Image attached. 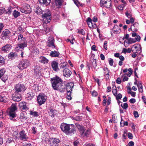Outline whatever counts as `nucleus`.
I'll return each mask as SVG.
<instances>
[{
	"instance_id": "f257e3e1",
	"label": "nucleus",
	"mask_w": 146,
	"mask_h": 146,
	"mask_svg": "<svg viewBox=\"0 0 146 146\" xmlns=\"http://www.w3.org/2000/svg\"><path fill=\"white\" fill-rule=\"evenodd\" d=\"M50 81L53 89L55 90L59 91L61 92H63L65 88L63 85V81L59 77L56 76L51 78Z\"/></svg>"
},
{
	"instance_id": "f03ea898",
	"label": "nucleus",
	"mask_w": 146,
	"mask_h": 146,
	"mask_svg": "<svg viewBox=\"0 0 146 146\" xmlns=\"http://www.w3.org/2000/svg\"><path fill=\"white\" fill-rule=\"evenodd\" d=\"M62 131L67 135L73 133L75 131V128L70 125L64 123H62L60 126Z\"/></svg>"
},
{
	"instance_id": "7ed1b4c3",
	"label": "nucleus",
	"mask_w": 146,
	"mask_h": 146,
	"mask_svg": "<svg viewBox=\"0 0 146 146\" xmlns=\"http://www.w3.org/2000/svg\"><path fill=\"white\" fill-rule=\"evenodd\" d=\"M42 14L44 23L47 24L50 22L51 15L50 10L48 9L42 11Z\"/></svg>"
},
{
	"instance_id": "20e7f679",
	"label": "nucleus",
	"mask_w": 146,
	"mask_h": 146,
	"mask_svg": "<svg viewBox=\"0 0 146 146\" xmlns=\"http://www.w3.org/2000/svg\"><path fill=\"white\" fill-rule=\"evenodd\" d=\"M26 89L23 84L19 83L15 86L13 90L15 93L19 94L23 93Z\"/></svg>"
},
{
	"instance_id": "39448f33",
	"label": "nucleus",
	"mask_w": 146,
	"mask_h": 146,
	"mask_svg": "<svg viewBox=\"0 0 146 146\" xmlns=\"http://www.w3.org/2000/svg\"><path fill=\"white\" fill-rule=\"evenodd\" d=\"M18 8H19L18 10H20L22 13L27 14L30 13L31 11L30 5L26 4H24L22 7Z\"/></svg>"
},
{
	"instance_id": "423d86ee",
	"label": "nucleus",
	"mask_w": 146,
	"mask_h": 146,
	"mask_svg": "<svg viewBox=\"0 0 146 146\" xmlns=\"http://www.w3.org/2000/svg\"><path fill=\"white\" fill-rule=\"evenodd\" d=\"M30 64L29 61L27 60H23L20 62L18 66V68L20 70H22L27 68Z\"/></svg>"
},
{
	"instance_id": "0eeeda50",
	"label": "nucleus",
	"mask_w": 146,
	"mask_h": 146,
	"mask_svg": "<svg viewBox=\"0 0 146 146\" xmlns=\"http://www.w3.org/2000/svg\"><path fill=\"white\" fill-rule=\"evenodd\" d=\"M54 42V40L53 37H49L48 39L47 46L52 50L55 49L58 50V49L57 48Z\"/></svg>"
},
{
	"instance_id": "6e6552de",
	"label": "nucleus",
	"mask_w": 146,
	"mask_h": 146,
	"mask_svg": "<svg viewBox=\"0 0 146 146\" xmlns=\"http://www.w3.org/2000/svg\"><path fill=\"white\" fill-rule=\"evenodd\" d=\"M17 110V108L15 104H12L11 106L9 112L10 119L12 120L13 118L16 117V115L15 111Z\"/></svg>"
},
{
	"instance_id": "1a4fd4ad",
	"label": "nucleus",
	"mask_w": 146,
	"mask_h": 146,
	"mask_svg": "<svg viewBox=\"0 0 146 146\" xmlns=\"http://www.w3.org/2000/svg\"><path fill=\"white\" fill-rule=\"evenodd\" d=\"M48 142L50 146H59L60 141L57 138H52L49 139Z\"/></svg>"
},
{
	"instance_id": "9d476101",
	"label": "nucleus",
	"mask_w": 146,
	"mask_h": 146,
	"mask_svg": "<svg viewBox=\"0 0 146 146\" xmlns=\"http://www.w3.org/2000/svg\"><path fill=\"white\" fill-rule=\"evenodd\" d=\"M46 99V97L43 95H39L37 98L38 103L40 105L43 104Z\"/></svg>"
},
{
	"instance_id": "9b49d317",
	"label": "nucleus",
	"mask_w": 146,
	"mask_h": 146,
	"mask_svg": "<svg viewBox=\"0 0 146 146\" xmlns=\"http://www.w3.org/2000/svg\"><path fill=\"white\" fill-rule=\"evenodd\" d=\"M19 138L20 140L23 141H27L29 137L27 135L24 131H21L19 133Z\"/></svg>"
},
{
	"instance_id": "f8f14e48",
	"label": "nucleus",
	"mask_w": 146,
	"mask_h": 146,
	"mask_svg": "<svg viewBox=\"0 0 146 146\" xmlns=\"http://www.w3.org/2000/svg\"><path fill=\"white\" fill-rule=\"evenodd\" d=\"M141 47L139 44H135L133 45L131 47V51L133 53H137L141 51Z\"/></svg>"
},
{
	"instance_id": "ddd939ff",
	"label": "nucleus",
	"mask_w": 146,
	"mask_h": 146,
	"mask_svg": "<svg viewBox=\"0 0 146 146\" xmlns=\"http://www.w3.org/2000/svg\"><path fill=\"white\" fill-rule=\"evenodd\" d=\"M21 94H19L14 93L12 95V100L16 102H19L21 100Z\"/></svg>"
},
{
	"instance_id": "4468645a",
	"label": "nucleus",
	"mask_w": 146,
	"mask_h": 146,
	"mask_svg": "<svg viewBox=\"0 0 146 146\" xmlns=\"http://www.w3.org/2000/svg\"><path fill=\"white\" fill-rule=\"evenodd\" d=\"M19 107L21 110L27 111L29 110V108L27 104L25 102H20L19 104Z\"/></svg>"
},
{
	"instance_id": "2eb2a0df",
	"label": "nucleus",
	"mask_w": 146,
	"mask_h": 146,
	"mask_svg": "<svg viewBox=\"0 0 146 146\" xmlns=\"http://www.w3.org/2000/svg\"><path fill=\"white\" fill-rule=\"evenodd\" d=\"M72 72L68 68H65L63 70V76L66 77H69L71 75Z\"/></svg>"
},
{
	"instance_id": "dca6fc26",
	"label": "nucleus",
	"mask_w": 146,
	"mask_h": 146,
	"mask_svg": "<svg viewBox=\"0 0 146 146\" xmlns=\"http://www.w3.org/2000/svg\"><path fill=\"white\" fill-rule=\"evenodd\" d=\"M3 93H2L0 96V102H6L7 101V94L6 92H5Z\"/></svg>"
},
{
	"instance_id": "f3484780",
	"label": "nucleus",
	"mask_w": 146,
	"mask_h": 146,
	"mask_svg": "<svg viewBox=\"0 0 146 146\" xmlns=\"http://www.w3.org/2000/svg\"><path fill=\"white\" fill-rule=\"evenodd\" d=\"M58 65V63L56 61H53L51 63V66L53 70L56 72L59 70Z\"/></svg>"
},
{
	"instance_id": "a211bd4d",
	"label": "nucleus",
	"mask_w": 146,
	"mask_h": 146,
	"mask_svg": "<svg viewBox=\"0 0 146 146\" xmlns=\"http://www.w3.org/2000/svg\"><path fill=\"white\" fill-rule=\"evenodd\" d=\"M41 68L39 67L35 66L33 69L34 75L36 77H38L41 74Z\"/></svg>"
},
{
	"instance_id": "6ab92c4d",
	"label": "nucleus",
	"mask_w": 146,
	"mask_h": 146,
	"mask_svg": "<svg viewBox=\"0 0 146 146\" xmlns=\"http://www.w3.org/2000/svg\"><path fill=\"white\" fill-rule=\"evenodd\" d=\"M104 71V76L106 80H108L110 76V71L107 68H103Z\"/></svg>"
},
{
	"instance_id": "aec40b11",
	"label": "nucleus",
	"mask_w": 146,
	"mask_h": 146,
	"mask_svg": "<svg viewBox=\"0 0 146 146\" xmlns=\"http://www.w3.org/2000/svg\"><path fill=\"white\" fill-rule=\"evenodd\" d=\"M9 33L10 32L9 30L7 29L5 30L2 33L1 38L4 39L7 38H8L9 36Z\"/></svg>"
},
{
	"instance_id": "412c9836",
	"label": "nucleus",
	"mask_w": 146,
	"mask_h": 146,
	"mask_svg": "<svg viewBox=\"0 0 146 146\" xmlns=\"http://www.w3.org/2000/svg\"><path fill=\"white\" fill-rule=\"evenodd\" d=\"M86 22L88 23L89 27L90 28L92 27L95 28L96 27V24H92V20L90 17L88 18Z\"/></svg>"
},
{
	"instance_id": "4be33fe9",
	"label": "nucleus",
	"mask_w": 146,
	"mask_h": 146,
	"mask_svg": "<svg viewBox=\"0 0 146 146\" xmlns=\"http://www.w3.org/2000/svg\"><path fill=\"white\" fill-rule=\"evenodd\" d=\"M11 45L10 44H6L5 46L2 48L1 50L5 52L9 51L11 48Z\"/></svg>"
},
{
	"instance_id": "5701e85b",
	"label": "nucleus",
	"mask_w": 146,
	"mask_h": 146,
	"mask_svg": "<svg viewBox=\"0 0 146 146\" xmlns=\"http://www.w3.org/2000/svg\"><path fill=\"white\" fill-rule=\"evenodd\" d=\"M74 84L72 83H68L66 85L67 92H72Z\"/></svg>"
},
{
	"instance_id": "b1692460",
	"label": "nucleus",
	"mask_w": 146,
	"mask_h": 146,
	"mask_svg": "<svg viewBox=\"0 0 146 146\" xmlns=\"http://www.w3.org/2000/svg\"><path fill=\"white\" fill-rule=\"evenodd\" d=\"M6 143L7 144H10L11 146H15V142L13 140V139L11 137H9L7 139Z\"/></svg>"
},
{
	"instance_id": "393cba45",
	"label": "nucleus",
	"mask_w": 146,
	"mask_h": 146,
	"mask_svg": "<svg viewBox=\"0 0 146 146\" xmlns=\"http://www.w3.org/2000/svg\"><path fill=\"white\" fill-rule=\"evenodd\" d=\"M38 1L41 5H45L46 6L49 5L51 2V0H39Z\"/></svg>"
},
{
	"instance_id": "a878e982",
	"label": "nucleus",
	"mask_w": 146,
	"mask_h": 146,
	"mask_svg": "<svg viewBox=\"0 0 146 146\" xmlns=\"http://www.w3.org/2000/svg\"><path fill=\"white\" fill-rule=\"evenodd\" d=\"M113 32V33L118 34L121 31H120V28L118 27L117 25H115L112 29Z\"/></svg>"
},
{
	"instance_id": "bb28decb",
	"label": "nucleus",
	"mask_w": 146,
	"mask_h": 146,
	"mask_svg": "<svg viewBox=\"0 0 146 146\" xmlns=\"http://www.w3.org/2000/svg\"><path fill=\"white\" fill-rule=\"evenodd\" d=\"M39 61L41 63L45 64L48 62V60L45 57L41 56L39 58Z\"/></svg>"
},
{
	"instance_id": "cd10ccee",
	"label": "nucleus",
	"mask_w": 146,
	"mask_h": 146,
	"mask_svg": "<svg viewBox=\"0 0 146 146\" xmlns=\"http://www.w3.org/2000/svg\"><path fill=\"white\" fill-rule=\"evenodd\" d=\"M60 53L57 51H51L50 53V56L54 57H57L59 56Z\"/></svg>"
},
{
	"instance_id": "c85d7f7f",
	"label": "nucleus",
	"mask_w": 146,
	"mask_h": 146,
	"mask_svg": "<svg viewBox=\"0 0 146 146\" xmlns=\"http://www.w3.org/2000/svg\"><path fill=\"white\" fill-rule=\"evenodd\" d=\"M138 25V24L137 23H135L133 25L131 26V27L133 32H136L137 31V27Z\"/></svg>"
},
{
	"instance_id": "c756f323",
	"label": "nucleus",
	"mask_w": 146,
	"mask_h": 146,
	"mask_svg": "<svg viewBox=\"0 0 146 146\" xmlns=\"http://www.w3.org/2000/svg\"><path fill=\"white\" fill-rule=\"evenodd\" d=\"M23 42V43H21L18 44V47H19V49H23L25 47L27 46V41H25Z\"/></svg>"
},
{
	"instance_id": "7c9ffc66",
	"label": "nucleus",
	"mask_w": 146,
	"mask_h": 146,
	"mask_svg": "<svg viewBox=\"0 0 146 146\" xmlns=\"http://www.w3.org/2000/svg\"><path fill=\"white\" fill-rule=\"evenodd\" d=\"M17 56V55L16 53L11 52L8 55V57L9 59H13Z\"/></svg>"
},
{
	"instance_id": "2f4dec72",
	"label": "nucleus",
	"mask_w": 146,
	"mask_h": 146,
	"mask_svg": "<svg viewBox=\"0 0 146 146\" xmlns=\"http://www.w3.org/2000/svg\"><path fill=\"white\" fill-rule=\"evenodd\" d=\"M18 39L19 40L20 42H24L25 41H27L26 40V38L25 37H23V35L21 34H19L18 36Z\"/></svg>"
},
{
	"instance_id": "473e14b6",
	"label": "nucleus",
	"mask_w": 146,
	"mask_h": 146,
	"mask_svg": "<svg viewBox=\"0 0 146 146\" xmlns=\"http://www.w3.org/2000/svg\"><path fill=\"white\" fill-rule=\"evenodd\" d=\"M90 63L92 65V67L94 68H95L97 66L96 60L94 59H92L91 60V62Z\"/></svg>"
},
{
	"instance_id": "72a5a7b5",
	"label": "nucleus",
	"mask_w": 146,
	"mask_h": 146,
	"mask_svg": "<svg viewBox=\"0 0 146 146\" xmlns=\"http://www.w3.org/2000/svg\"><path fill=\"white\" fill-rule=\"evenodd\" d=\"M55 2L56 6L58 7H60L62 5L63 0H55Z\"/></svg>"
},
{
	"instance_id": "f704fd0d",
	"label": "nucleus",
	"mask_w": 146,
	"mask_h": 146,
	"mask_svg": "<svg viewBox=\"0 0 146 146\" xmlns=\"http://www.w3.org/2000/svg\"><path fill=\"white\" fill-rule=\"evenodd\" d=\"M20 119L22 121H24L27 119V117L23 113H21L20 114Z\"/></svg>"
},
{
	"instance_id": "c9c22d12",
	"label": "nucleus",
	"mask_w": 146,
	"mask_h": 146,
	"mask_svg": "<svg viewBox=\"0 0 146 146\" xmlns=\"http://www.w3.org/2000/svg\"><path fill=\"white\" fill-rule=\"evenodd\" d=\"M20 12L18 11L14 10L13 11L12 15L15 18H16L20 16Z\"/></svg>"
},
{
	"instance_id": "e433bc0d",
	"label": "nucleus",
	"mask_w": 146,
	"mask_h": 146,
	"mask_svg": "<svg viewBox=\"0 0 146 146\" xmlns=\"http://www.w3.org/2000/svg\"><path fill=\"white\" fill-rule=\"evenodd\" d=\"M56 111L55 110H53V109H51L50 111L49 112V113L50 115L52 117H53L55 115V112Z\"/></svg>"
},
{
	"instance_id": "4c0bfd02",
	"label": "nucleus",
	"mask_w": 146,
	"mask_h": 146,
	"mask_svg": "<svg viewBox=\"0 0 146 146\" xmlns=\"http://www.w3.org/2000/svg\"><path fill=\"white\" fill-rule=\"evenodd\" d=\"M111 6V0H108L107 2L104 6L107 8H110Z\"/></svg>"
},
{
	"instance_id": "58836bf2",
	"label": "nucleus",
	"mask_w": 146,
	"mask_h": 146,
	"mask_svg": "<svg viewBox=\"0 0 146 146\" xmlns=\"http://www.w3.org/2000/svg\"><path fill=\"white\" fill-rule=\"evenodd\" d=\"M67 65V63L66 62H62L60 64V68L64 69L65 68H66V66Z\"/></svg>"
},
{
	"instance_id": "ea45409f",
	"label": "nucleus",
	"mask_w": 146,
	"mask_h": 146,
	"mask_svg": "<svg viewBox=\"0 0 146 146\" xmlns=\"http://www.w3.org/2000/svg\"><path fill=\"white\" fill-rule=\"evenodd\" d=\"M112 92L113 95L115 96L117 94V89L116 86H113L112 87Z\"/></svg>"
},
{
	"instance_id": "a19ab883",
	"label": "nucleus",
	"mask_w": 146,
	"mask_h": 146,
	"mask_svg": "<svg viewBox=\"0 0 146 146\" xmlns=\"http://www.w3.org/2000/svg\"><path fill=\"white\" fill-rule=\"evenodd\" d=\"M30 114L34 117H38L39 116L38 113L36 111H30Z\"/></svg>"
},
{
	"instance_id": "79ce46f5",
	"label": "nucleus",
	"mask_w": 146,
	"mask_h": 146,
	"mask_svg": "<svg viewBox=\"0 0 146 146\" xmlns=\"http://www.w3.org/2000/svg\"><path fill=\"white\" fill-rule=\"evenodd\" d=\"M5 72V70L4 68H3L0 70V79L3 76Z\"/></svg>"
},
{
	"instance_id": "37998d69",
	"label": "nucleus",
	"mask_w": 146,
	"mask_h": 146,
	"mask_svg": "<svg viewBox=\"0 0 146 146\" xmlns=\"http://www.w3.org/2000/svg\"><path fill=\"white\" fill-rule=\"evenodd\" d=\"M127 40L128 43L129 44H131L136 42L135 38H129Z\"/></svg>"
},
{
	"instance_id": "c03bdc74",
	"label": "nucleus",
	"mask_w": 146,
	"mask_h": 146,
	"mask_svg": "<svg viewBox=\"0 0 146 146\" xmlns=\"http://www.w3.org/2000/svg\"><path fill=\"white\" fill-rule=\"evenodd\" d=\"M74 1V3L78 7L79 6H82V3H80L78 1V0H72Z\"/></svg>"
},
{
	"instance_id": "a18cd8bd",
	"label": "nucleus",
	"mask_w": 146,
	"mask_h": 146,
	"mask_svg": "<svg viewBox=\"0 0 146 146\" xmlns=\"http://www.w3.org/2000/svg\"><path fill=\"white\" fill-rule=\"evenodd\" d=\"M121 106L123 109L126 110L128 108V105L126 103H125L123 104L122 103H121Z\"/></svg>"
},
{
	"instance_id": "49530a36",
	"label": "nucleus",
	"mask_w": 146,
	"mask_h": 146,
	"mask_svg": "<svg viewBox=\"0 0 146 146\" xmlns=\"http://www.w3.org/2000/svg\"><path fill=\"white\" fill-rule=\"evenodd\" d=\"M67 98L69 100H71L72 99V97L71 96V94L72 92H67Z\"/></svg>"
},
{
	"instance_id": "de8ad7c7",
	"label": "nucleus",
	"mask_w": 146,
	"mask_h": 146,
	"mask_svg": "<svg viewBox=\"0 0 146 146\" xmlns=\"http://www.w3.org/2000/svg\"><path fill=\"white\" fill-rule=\"evenodd\" d=\"M125 14L126 16L129 19L132 16V15L130 14V12L128 11H126Z\"/></svg>"
},
{
	"instance_id": "09e8293b",
	"label": "nucleus",
	"mask_w": 146,
	"mask_h": 146,
	"mask_svg": "<svg viewBox=\"0 0 146 146\" xmlns=\"http://www.w3.org/2000/svg\"><path fill=\"white\" fill-rule=\"evenodd\" d=\"M2 77V80L3 81V82H5L7 79L8 76H7L5 75H3Z\"/></svg>"
},
{
	"instance_id": "8fccbe9b",
	"label": "nucleus",
	"mask_w": 146,
	"mask_h": 146,
	"mask_svg": "<svg viewBox=\"0 0 146 146\" xmlns=\"http://www.w3.org/2000/svg\"><path fill=\"white\" fill-rule=\"evenodd\" d=\"M116 97V100L121 99L122 98V95L121 94L119 93L117 95L115 96Z\"/></svg>"
},
{
	"instance_id": "3c124183",
	"label": "nucleus",
	"mask_w": 146,
	"mask_h": 146,
	"mask_svg": "<svg viewBox=\"0 0 146 146\" xmlns=\"http://www.w3.org/2000/svg\"><path fill=\"white\" fill-rule=\"evenodd\" d=\"M5 115V113H3L2 110H0V117L2 118H3Z\"/></svg>"
},
{
	"instance_id": "603ef678",
	"label": "nucleus",
	"mask_w": 146,
	"mask_h": 146,
	"mask_svg": "<svg viewBox=\"0 0 146 146\" xmlns=\"http://www.w3.org/2000/svg\"><path fill=\"white\" fill-rule=\"evenodd\" d=\"M127 74H124V76L123 77V81H127L128 80V78L127 77L128 76H127Z\"/></svg>"
},
{
	"instance_id": "864d4df0",
	"label": "nucleus",
	"mask_w": 146,
	"mask_h": 146,
	"mask_svg": "<svg viewBox=\"0 0 146 146\" xmlns=\"http://www.w3.org/2000/svg\"><path fill=\"white\" fill-rule=\"evenodd\" d=\"M74 119L77 121H80L82 120V117L80 116H76L74 118Z\"/></svg>"
},
{
	"instance_id": "5fc2aeb1",
	"label": "nucleus",
	"mask_w": 146,
	"mask_h": 146,
	"mask_svg": "<svg viewBox=\"0 0 146 146\" xmlns=\"http://www.w3.org/2000/svg\"><path fill=\"white\" fill-rule=\"evenodd\" d=\"M129 71V74H127V76L129 77H130V75L132 74L133 70L132 69L130 68L128 70Z\"/></svg>"
},
{
	"instance_id": "6e6d98bb",
	"label": "nucleus",
	"mask_w": 146,
	"mask_h": 146,
	"mask_svg": "<svg viewBox=\"0 0 146 146\" xmlns=\"http://www.w3.org/2000/svg\"><path fill=\"white\" fill-rule=\"evenodd\" d=\"M90 130L89 129H88L84 133V135L86 137H88L90 134Z\"/></svg>"
},
{
	"instance_id": "4d7b16f0",
	"label": "nucleus",
	"mask_w": 146,
	"mask_h": 146,
	"mask_svg": "<svg viewBox=\"0 0 146 146\" xmlns=\"http://www.w3.org/2000/svg\"><path fill=\"white\" fill-rule=\"evenodd\" d=\"M78 33L80 34H82V35H84L85 33V31L82 29L78 30Z\"/></svg>"
},
{
	"instance_id": "13d9d810",
	"label": "nucleus",
	"mask_w": 146,
	"mask_h": 146,
	"mask_svg": "<svg viewBox=\"0 0 146 146\" xmlns=\"http://www.w3.org/2000/svg\"><path fill=\"white\" fill-rule=\"evenodd\" d=\"M76 126L79 129H80V130L82 131V132L83 133L84 132V130L83 129L82 127L79 124H77L76 125Z\"/></svg>"
},
{
	"instance_id": "bf43d9fd",
	"label": "nucleus",
	"mask_w": 146,
	"mask_h": 146,
	"mask_svg": "<svg viewBox=\"0 0 146 146\" xmlns=\"http://www.w3.org/2000/svg\"><path fill=\"white\" fill-rule=\"evenodd\" d=\"M28 96L29 97H33L34 95V94L32 92H29L27 93Z\"/></svg>"
},
{
	"instance_id": "052dcab7",
	"label": "nucleus",
	"mask_w": 146,
	"mask_h": 146,
	"mask_svg": "<svg viewBox=\"0 0 146 146\" xmlns=\"http://www.w3.org/2000/svg\"><path fill=\"white\" fill-rule=\"evenodd\" d=\"M108 61H109V64L111 66H112L113 65V59H111V58H110L109 59Z\"/></svg>"
},
{
	"instance_id": "680f3d73",
	"label": "nucleus",
	"mask_w": 146,
	"mask_h": 146,
	"mask_svg": "<svg viewBox=\"0 0 146 146\" xmlns=\"http://www.w3.org/2000/svg\"><path fill=\"white\" fill-rule=\"evenodd\" d=\"M5 11V8L3 7H0V15H2Z\"/></svg>"
},
{
	"instance_id": "e2e57ef3",
	"label": "nucleus",
	"mask_w": 146,
	"mask_h": 146,
	"mask_svg": "<svg viewBox=\"0 0 146 146\" xmlns=\"http://www.w3.org/2000/svg\"><path fill=\"white\" fill-rule=\"evenodd\" d=\"M133 114L135 118L138 117L139 116L138 112L137 111H133Z\"/></svg>"
},
{
	"instance_id": "0e129e2a",
	"label": "nucleus",
	"mask_w": 146,
	"mask_h": 146,
	"mask_svg": "<svg viewBox=\"0 0 146 146\" xmlns=\"http://www.w3.org/2000/svg\"><path fill=\"white\" fill-rule=\"evenodd\" d=\"M136 42L137 41H140V39H141V37L140 36L138 35H137L136 36L135 38Z\"/></svg>"
},
{
	"instance_id": "69168bd1",
	"label": "nucleus",
	"mask_w": 146,
	"mask_h": 146,
	"mask_svg": "<svg viewBox=\"0 0 146 146\" xmlns=\"http://www.w3.org/2000/svg\"><path fill=\"white\" fill-rule=\"evenodd\" d=\"M128 137L129 139H132L133 138V135L130 132L128 133Z\"/></svg>"
},
{
	"instance_id": "338daca9",
	"label": "nucleus",
	"mask_w": 146,
	"mask_h": 146,
	"mask_svg": "<svg viewBox=\"0 0 146 146\" xmlns=\"http://www.w3.org/2000/svg\"><path fill=\"white\" fill-rule=\"evenodd\" d=\"M92 95L93 96L96 97L98 95V93L96 91L94 90L92 93Z\"/></svg>"
},
{
	"instance_id": "774afa93",
	"label": "nucleus",
	"mask_w": 146,
	"mask_h": 146,
	"mask_svg": "<svg viewBox=\"0 0 146 146\" xmlns=\"http://www.w3.org/2000/svg\"><path fill=\"white\" fill-rule=\"evenodd\" d=\"M79 143L78 140H76L74 142V146H78Z\"/></svg>"
}]
</instances>
